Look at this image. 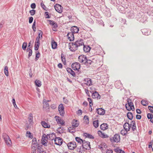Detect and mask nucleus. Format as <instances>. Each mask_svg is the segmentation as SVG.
<instances>
[{
	"label": "nucleus",
	"instance_id": "21",
	"mask_svg": "<svg viewBox=\"0 0 153 153\" xmlns=\"http://www.w3.org/2000/svg\"><path fill=\"white\" fill-rule=\"evenodd\" d=\"M84 149L82 145L78 146L76 149V151L78 153H83L84 151Z\"/></svg>",
	"mask_w": 153,
	"mask_h": 153
},
{
	"label": "nucleus",
	"instance_id": "3",
	"mask_svg": "<svg viewBox=\"0 0 153 153\" xmlns=\"http://www.w3.org/2000/svg\"><path fill=\"white\" fill-rule=\"evenodd\" d=\"M120 135L118 134H115L113 137L110 139V141L111 142L118 143L120 140Z\"/></svg>",
	"mask_w": 153,
	"mask_h": 153
},
{
	"label": "nucleus",
	"instance_id": "15",
	"mask_svg": "<svg viewBox=\"0 0 153 153\" xmlns=\"http://www.w3.org/2000/svg\"><path fill=\"white\" fill-rule=\"evenodd\" d=\"M48 139L47 138V137H46L45 135H43L42 139V143L43 145L45 146H47Z\"/></svg>",
	"mask_w": 153,
	"mask_h": 153
},
{
	"label": "nucleus",
	"instance_id": "27",
	"mask_svg": "<svg viewBox=\"0 0 153 153\" xmlns=\"http://www.w3.org/2000/svg\"><path fill=\"white\" fill-rule=\"evenodd\" d=\"M66 70L68 73L70 74L73 76H75L76 74L75 72L71 68H67Z\"/></svg>",
	"mask_w": 153,
	"mask_h": 153
},
{
	"label": "nucleus",
	"instance_id": "57",
	"mask_svg": "<svg viewBox=\"0 0 153 153\" xmlns=\"http://www.w3.org/2000/svg\"><path fill=\"white\" fill-rule=\"evenodd\" d=\"M36 11L34 10H32L30 11V13L31 16L34 15Z\"/></svg>",
	"mask_w": 153,
	"mask_h": 153
},
{
	"label": "nucleus",
	"instance_id": "17",
	"mask_svg": "<svg viewBox=\"0 0 153 153\" xmlns=\"http://www.w3.org/2000/svg\"><path fill=\"white\" fill-rule=\"evenodd\" d=\"M67 37L70 41H73L74 39V34L72 33H69L67 35Z\"/></svg>",
	"mask_w": 153,
	"mask_h": 153
},
{
	"label": "nucleus",
	"instance_id": "9",
	"mask_svg": "<svg viewBox=\"0 0 153 153\" xmlns=\"http://www.w3.org/2000/svg\"><path fill=\"white\" fill-rule=\"evenodd\" d=\"M56 11L59 13H61L63 10L62 7L60 4H56L54 6Z\"/></svg>",
	"mask_w": 153,
	"mask_h": 153
},
{
	"label": "nucleus",
	"instance_id": "55",
	"mask_svg": "<svg viewBox=\"0 0 153 153\" xmlns=\"http://www.w3.org/2000/svg\"><path fill=\"white\" fill-rule=\"evenodd\" d=\"M114 151L117 153H120L121 151V149L119 148H117L114 149Z\"/></svg>",
	"mask_w": 153,
	"mask_h": 153
},
{
	"label": "nucleus",
	"instance_id": "6",
	"mask_svg": "<svg viewBox=\"0 0 153 153\" xmlns=\"http://www.w3.org/2000/svg\"><path fill=\"white\" fill-rule=\"evenodd\" d=\"M58 111L61 116H63L65 113L64 108L62 104H60L58 106Z\"/></svg>",
	"mask_w": 153,
	"mask_h": 153
},
{
	"label": "nucleus",
	"instance_id": "40",
	"mask_svg": "<svg viewBox=\"0 0 153 153\" xmlns=\"http://www.w3.org/2000/svg\"><path fill=\"white\" fill-rule=\"evenodd\" d=\"M127 116L129 119L131 120L133 117V114L131 112H128L127 114Z\"/></svg>",
	"mask_w": 153,
	"mask_h": 153
},
{
	"label": "nucleus",
	"instance_id": "42",
	"mask_svg": "<svg viewBox=\"0 0 153 153\" xmlns=\"http://www.w3.org/2000/svg\"><path fill=\"white\" fill-rule=\"evenodd\" d=\"M39 42H35V50H37L39 48Z\"/></svg>",
	"mask_w": 153,
	"mask_h": 153
},
{
	"label": "nucleus",
	"instance_id": "64",
	"mask_svg": "<svg viewBox=\"0 0 153 153\" xmlns=\"http://www.w3.org/2000/svg\"><path fill=\"white\" fill-rule=\"evenodd\" d=\"M33 18L32 17H30L29 18V22L30 23H31L33 21Z\"/></svg>",
	"mask_w": 153,
	"mask_h": 153
},
{
	"label": "nucleus",
	"instance_id": "51",
	"mask_svg": "<svg viewBox=\"0 0 153 153\" xmlns=\"http://www.w3.org/2000/svg\"><path fill=\"white\" fill-rule=\"evenodd\" d=\"M12 102H13V105L14 107L15 108L18 109V107L16 103L15 100L14 98L13 99Z\"/></svg>",
	"mask_w": 153,
	"mask_h": 153
},
{
	"label": "nucleus",
	"instance_id": "38",
	"mask_svg": "<svg viewBox=\"0 0 153 153\" xmlns=\"http://www.w3.org/2000/svg\"><path fill=\"white\" fill-rule=\"evenodd\" d=\"M135 123L134 121H133L131 122V126L132 129L134 131L136 128Z\"/></svg>",
	"mask_w": 153,
	"mask_h": 153
},
{
	"label": "nucleus",
	"instance_id": "61",
	"mask_svg": "<svg viewBox=\"0 0 153 153\" xmlns=\"http://www.w3.org/2000/svg\"><path fill=\"white\" fill-rule=\"evenodd\" d=\"M42 32L41 31H40L39 33V36L38 37L40 38H42Z\"/></svg>",
	"mask_w": 153,
	"mask_h": 153
},
{
	"label": "nucleus",
	"instance_id": "26",
	"mask_svg": "<svg viewBox=\"0 0 153 153\" xmlns=\"http://www.w3.org/2000/svg\"><path fill=\"white\" fill-rule=\"evenodd\" d=\"M41 124L42 126L45 128H50V126L45 121H42L41 122Z\"/></svg>",
	"mask_w": 153,
	"mask_h": 153
},
{
	"label": "nucleus",
	"instance_id": "24",
	"mask_svg": "<svg viewBox=\"0 0 153 153\" xmlns=\"http://www.w3.org/2000/svg\"><path fill=\"white\" fill-rule=\"evenodd\" d=\"M48 21L49 22V24L52 25L54 28H56L57 27V24L55 22L51 20H48Z\"/></svg>",
	"mask_w": 153,
	"mask_h": 153
},
{
	"label": "nucleus",
	"instance_id": "58",
	"mask_svg": "<svg viewBox=\"0 0 153 153\" xmlns=\"http://www.w3.org/2000/svg\"><path fill=\"white\" fill-rule=\"evenodd\" d=\"M32 144H37V141L35 138H33L32 141Z\"/></svg>",
	"mask_w": 153,
	"mask_h": 153
},
{
	"label": "nucleus",
	"instance_id": "1",
	"mask_svg": "<svg viewBox=\"0 0 153 153\" xmlns=\"http://www.w3.org/2000/svg\"><path fill=\"white\" fill-rule=\"evenodd\" d=\"M127 104L125 105V107L127 110L128 111L134 110V108L133 103L131 102V100L130 99H128Z\"/></svg>",
	"mask_w": 153,
	"mask_h": 153
},
{
	"label": "nucleus",
	"instance_id": "11",
	"mask_svg": "<svg viewBox=\"0 0 153 153\" xmlns=\"http://www.w3.org/2000/svg\"><path fill=\"white\" fill-rule=\"evenodd\" d=\"M86 59L87 58L86 56L84 55H80L78 57L79 61L81 63L84 64H86Z\"/></svg>",
	"mask_w": 153,
	"mask_h": 153
},
{
	"label": "nucleus",
	"instance_id": "8",
	"mask_svg": "<svg viewBox=\"0 0 153 153\" xmlns=\"http://www.w3.org/2000/svg\"><path fill=\"white\" fill-rule=\"evenodd\" d=\"M82 146L84 149L86 150L89 149L91 148L90 142L85 140L83 141Z\"/></svg>",
	"mask_w": 153,
	"mask_h": 153
},
{
	"label": "nucleus",
	"instance_id": "41",
	"mask_svg": "<svg viewBox=\"0 0 153 153\" xmlns=\"http://www.w3.org/2000/svg\"><path fill=\"white\" fill-rule=\"evenodd\" d=\"M84 136L89 138H94L92 135L86 133H85L84 134Z\"/></svg>",
	"mask_w": 153,
	"mask_h": 153
},
{
	"label": "nucleus",
	"instance_id": "37",
	"mask_svg": "<svg viewBox=\"0 0 153 153\" xmlns=\"http://www.w3.org/2000/svg\"><path fill=\"white\" fill-rule=\"evenodd\" d=\"M75 140L78 143L80 144L82 143L84 141L79 137H75Z\"/></svg>",
	"mask_w": 153,
	"mask_h": 153
},
{
	"label": "nucleus",
	"instance_id": "29",
	"mask_svg": "<svg viewBox=\"0 0 153 153\" xmlns=\"http://www.w3.org/2000/svg\"><path fill=\"white\" fill-rule=\"evenodd\" d=\"M100 128L102 130H105L108 128L107 124L106 123H103L100 126Z\"/></svg>",
	"mask_w": 153,
	"mask_h": 153
},
{
	"label": "nucleus",
	"instance_id": "36",
	"mask_svg": "<svg viewBox=\"0 0 153 153\" xmlns=\"http://www.w3.org/2000/svg\"><path fill=\"white\" fill-rule=\"evenodd\" d=\"M37 153H45V152L42 148L38 146L37 149Z\"/></svg>",
	"mask_w": 153,
	"mask_h": 153
},
{
	"label": "nucleus",
	"instance_id": "49",
	"mask_svg": "<svg viewBox=\"0 0 153 153\" xmlns=\"http://www.w3.org/2000/svg\"><path fill=\"white\" fill-rule=\"evenodd\" d=\"M27 46V43L25 42H24L23 44L22 45V48L23 50H25Z\"/></svg>",
	"mask_w": 153,
	"mask_h": 153
},
{
	"label": "nucleus",
	"instance_id": "50",
	"mask_svg": "<svg viewBox=\"0 0 153 153\" xmlns=\"http://www.w3.org/2000/svg\"><path fill=\"white\" fill-rule=\"evenodd\" d=\"M61 57L62 61L63 62V64H64V65H65L66 64V60H65V56H63V55H62Z\"/></svg>",
	"mask_w": 153,
	"mask_h": 153
},
{
	"label": "nucleus",
	"instance_id": "60",
	"mask_svg": "<svg viewBox=\"0 0 153 153\" xmlns=\"http://www.w3.org/2000/svg\"><path fill=\"white\" fill-rule=\"evenodd\" d=\"M45 18H50V16H49L48 12H45Z\"/></svg>",
	"mask_w": 153,
	"mask_h": 153
},
{
	"label": "nucleus",
	"instance_id": "16",
	"mask_svg": "<svg viewBox=\"0 0 153 153\" xmlns=\"http://www.w3.org/2000/svg\"><path fill=\"white\" fill-rule=\"evenodd\" d=\"M48 102V101L47 100L45 99H44L43 101V107L44 109H47L49 108V105Z\"/></svg>",
	"mask_w": 153,
	"mask_h": 153
},
{
	"label": "nucleus",
	"instance_id": "12",
	"mask_svg": "<svg viewBox=\"0 0 153 153\" xmlns=\"http://www.w3.org/2000/svg\"><path fill=\"white\" fill-rule=\"evenodd\" d=\"M62 140L60 137H56L54 140L55 144L57 145L60 146L62 143Z\"/></svg>",
	"mask_w": 153,
	"mask_h": 153
},
{
	"label": "nucleus",
	"instance_id": "39",
	"mask_svg": "<svg viewBox=\"0 0 153 153\" xmlns=\"http://www.w3.org/2000/svg\"><path fill=\"white\" fill-rule=\"evenodd\" d=\"M40 5L43 9L47 11V9L45 5L44 4L43 1L41 3Z\"/></svg>",
	"mask_w": 153,
	"mask_h": 153
},
{
	"label": "nucleus",
	"instance_id": "22",
	"mask_svg": "<svg viewBox=\"0 0 153 153\" xmlns=\"http://www.w3.org/2000/svg\"><path fill=\"white\" fill-rule=\"evenodd\" d=\"M123 127L124 129L128 131L130 130L131 126L128 123H126L124 124Z\"/></svg>",
	"mask_w": 153,
	"mask_h": 153
},
{
	"label": "nucleus",
	"instance_id": "25",
	"mask_svg": "<svg viewBox=\"0 0 153 153\" xmlns=\"http://www.w3.org/2000/svg\"><path fill=\"white\" fill-rule=\"evenodd\" d=\"M79 29L77 27L74 26L71 29L72 32L73 34L74 33H77L79 31Z\"/></svg>",
	"mask_w": 153,
	"mask_h": 153
},
{
	"label": "nucleus",
	"instance_id": "13",
	"mask_svg": "<svg viewBox=\"0 0 153 153\" xmlns=\"http://www.w3.org/2000/svg\"><path fill=\"white\" fill-rule=\"evenodd\" d=\"M84 83L85 84L88 86H90L92 85L91 79L89 78H87L84 79Z\"/></svg>",
	"mask_w": 153,
	"mask_h": 153
},
{
	"label": "nucleus",
	"instance_id": "44",
	"mask_svg": "<svg viewBox=\"0 0 153 153\" xmlns=\"http://www.w3.org/2000/svg\"><path fill=\"white\" fill-rule=\"evenodd\" d=\"M29 122L31 123L33 122V116L32 114H29V117L28 118Z\"/></svg>",
	"mask_w": 153,
	"mask_h": 153
},
{
	"label": "nucleus",
	"instance_id": "35",
	"mask_svg": "<svg viewBox=\"0 0 153 153\" xmlns=\"http://www.w3.org/2000/svg\"><path fill=\"white\" fill-rule=\"evenodd\" d=\"M51 45L53 49H55L57 47V44L56 42H55L53 40L52 41Z\"/></svg>",
	"mask_w": 153,
	"mask_h": 153
},
{
	"label": "nucleus",
	"instance_id": "2",
	"mask_svg": "<svg viewBox=\"0 0 153 153\" xmlns=\"http://www.w3.org/2000/svg\"><path fill=\"white\" fill-rule=\"evenodd\" d=\"M4 138L7 145L8 146H10L12 145V142L9 136L6 134H4L3 135Z\"/></svg>",
	"mask_w": 153,
	"mask_h": 153
},
{
	"label": "nucleus",
	"instance_id": "62",
	"mask_svg": "<svg viewBox=\"0 0 153 153\" xmlns=\"http://www.w3.org/2000/svg\"><path fill=\"white\" fill-rule=\"evenodd\" d=\"M85 93H86V94H87V95L89 97H90V95L89 93V91L88 89H85Z\"/></svg>",
	"mask_w": 153,
	"mask_h": 153
},
{
	"label": "nucleus",
	"instance_id": "23",
	"mask_svg": "<svg viewBox=\"0 0 153 153\" xmlns=\"http://www.w3.org/2000/svg\"><path fill=\"white\" fill-rule=\"evenodd\" d=\"M97 113L100 115H103L105 113V111L102 108H99L97 109Z\"/></svg>",
	"mask_w": 153,
	"mask_h": 153
},
{
	"label": "nucleus",
	"instance_id": "34",
	"mask_svg": "<svg viewBox=\"0 0 153 153\" xmlns=\"http://www.w3.org/2000/svg\"><path fill=\"white\" fill-rule=\"evenodd\" d=\"M83 120L85 124H88L89 123L88 117L87 116H85L84 117Z\"/></svg>",
	"mask_w": 153,
	"mask_h": 153
},
{
	"label": "nucleus",
	"instance_id": "56",
	"mask_svg": "<svg viewBox=\"0 0 153 153\" xmlns=\"http://www.w3.org/2000/svg\"><path fill=\"white\" fill-rule=\"evenodd\" d=\"M37 144H32V149L33 150H36Z\"/></svg>",
	"mask_w": 153,
	"mask_h": 153
},
{
	"label": "nucleus",
	"instance_id": "18",
	"mask_svg": "<svg viewBox=\"0 0 153 153\" xmlns=\"http://www.w3.org/2000/svg\"><path fill=\"white\" fill-rule=\"evenodd\" d=\"M97 133L98 135L102 138H107L108 137V136L107 134H105L100 131H98Z\"/></svg>",
	"mask_w": 153,
	"mask_h": 153
},
{
	"label": "nucleus",
	"instance_id": "10",
	"mask_svg": "<svg viewBox=\"0 0 153 153\" xmlns=\"http://www.w3.org/2000/svg\"><path fill=\"white\" fill-rule=\"evenodd\" d=\"M72 69L74 70L78 71L80 68V64L77 62L73 63L72 65Z\"/></svg>",
	"mask_w": 153,
	"mask_h": 153
},
{
	"label": "nucleus",
	"instance_id": "30",
	"mask_svg": "<svg viewBox=\"0 0 153 153\" xmlns=\"http://www.w3.org/2000/svg\"><path fill=\"white\" fill-rule=\"evenodd\" d=\"M83 50L85 52H89L90 49L91 48L88 46L83 45Z\"/></svg>",
	"mask_w": 153,
	"mask_h": 153
},
{
	"label": "nucleus",
	"instance_id": "7",
	"mask_svg": "<svg viewBox=\"0 0 153 153\" xmlns=\"http://www.w3.org/2000/svg\"><path fill=\"white\" fill-rule=\"evenodd\" d=\"M69 48L72 51H75L77 49V45H76L75 43H70L68 46Z\"/></svg>",
	"mask_w": 153,
	"mask_h": 153
},
{
	"label": "nucleus",
	"instance_id": "48",
	"mask_svg": "<svg viewBox=\"0 0 153 153\" xmlns=\"http://www.w3.org/2000/svg\"><path fill=\"white\" fill-rule=\"evenodd\" d=\"M87 100L89 102L90 107H91L93 105V104L92 103L91 99L90 98H88Z\"/></svg>",
	"mask_w": 153,
	"mask_h": 153
},
{
	"label": "nucleus",
	"instance_id": "28",
	"mask_svg": "<svg viewBox=\"0 0 153 153\" xmlns=\"http://www.w3.org/2000/svg\"><path fill=\"white\" fill-rule=\"evenodd\" d=\"M55 136V135L53 134H48L47 136H46V137H47L48 139L51 140H53L54 139Z\"/></svg>",
	"mask_w": 153,
	"mask_h": 153
},
{
	"label": "nucleus",
	"instance_id": "53",
	"mask_svg": "<svg viewBox=\"0 0 153 153\" xmlns=\"http://www.w3.org/2000/svg\"><path fill=\"white\" fill-rule=\"evenodd\" d=\"M101 148L103 149V148H106L107 147V146L106 144L105 143H102L101 145Z\"/></svg>",
	"mask_w": 153,
	"mask_h": 153
},
{
	"label": "nucleus",
	"instance_id": "19",
	"mask_svg": "<svg viewBox=\"0 0 153 153\" xmlns=\"http://www.w3.org/2000/svg\"><path fill=\"white\" fill-rule=\"evenodd\" d=\"M72 126L73 128L77 127L79 124V122L77 120L74 119L72 122Z\"/></svg>",
	"mask_w": 153,
	"mask_h": 153
},
{
	"label": "nucleus",
	"instance_id": "5",
	"mask_svg": "<svg viewBox=\"0 0 153 153\" xmlns=\"http://www.w3.org/2000/svg\"><path fill=\"white\" fill-rule=\"evenodd\" d=\"M67 146L70 150H74L76 147V143L74 141L68 143Z\"/></svg>",
	"mask_w": 153,
	"mask_h": 153
},
{
	"label": "nucleus",
	"instance_id": "20",
	"mask_svg": "<svg viewBox=\"0 0 153 153\" xmlns=\"http://www.w3.org/2000/svg\"><path fill=\"white\" fill-rule=\"evenodd\" d=\"M77 47L81 46L84 45V42L82 40L80 39L79 40L76 41L75 42Z\"/></svg>",
	"mask_w": 153,
	"mask_h": 153
},
{
	"label": "nucleus",
	"instance_id": "54",
	"mask_svg": "<svg viewBox=\"0 0 153 153\" xmlns=\"http://www.w3.org/2000/svg\"><path fill=\"white\" fill-rule=\"evenodd\" d=\"M26 136L29 138H32V137L31 133L29 131H27L26 134Z\"/></svg>",
	"mask_w": 153,
	"mask_h": 153
},
{
	"label": "nucleus",
	"instance_id": "31",
	"mask_svg": "<svg viewBox=\"0 0 153 153\" xmlns=\"http://www.w3.org/2000/svg\"><path fill=\"white\" fill-rule=\"evenodd\" d=\"M93 124L95 128H97L99 125V120H97L94 121L93 122Z\"/></svg>",
	"mask_w": 153,
	"mask_h": 153
},
{
	"label": "nucleus",
	"instance_id": "43",
	"mask_svg": "<svg viewBox=\"0 0 153 153\" xmlns=\"http://www.w3.org/2000/svg\"><path fill=\"white\" fill-rule=\"evenodd\" d=\"M96 89L94 86H92L90 88V92L91 93H93L95 91H96Z\"/></svg>",
	"mask_w": 153,
	"mask_h": 153
},
{
	"label": "nucleus",
	"instance_id": "14",
	"mask_svg": "<svg viewBox=\"0 0 153 153\" xmlns=\"http://www.w3.org/2000/svg\"><path fill=\"white\" fill-rule=\"evenodd\" d=\"M92 97L94 99H100V96L97 91H95L92 94Z\"/></svg>",
	"mask_w": 153,
	"mask_h": 153
},
{
	"label": "nucleus",
	"instance_id": "63",
	"mask_svg": "<svg viewBox=\"0 0 153 153\" xmlns=\"http://www.w3.org/2000/svg\"><path fill=\"white\" fill-rule=\"evenodd\" d=\"M32 9H34L36 8V4L34 3L30 5Z\"/></svg>",
	"mask_w": 153,
	"mask_h": 153
},
{
	"label": "nucleus",
	"instance_id": "45",
	"mask_svg": "<svg viewBox=\"0 0 153 153\" xmlns=\"http://www.w3.org/2000/svg\"><path fill=\"white\" fill-rule=\"evenodd\" d=\"M141 103L144 106H147L148 104L147 101L145 100H142L141 101Z\"/></svg>",
	"mask_w": 153,
	"mask_h": 153
},
{
	"label": "nucleus",
	"instance_id": "32",
	"mask_svg": "<svg viewBox=\"0 0 153 153\" xmlns=\"http://www.w3.org/2000/svg\"><path fill=\"white\" fill-rule=\"evenodd\" d=\"M35 85L38 87H40L42 85V82H41L38 79H36L35 82Z\"/></svg>",
	"mask_w": 153,
	"mask_h": 153
},
{
	"label": "nucleus",
	"instance_id": "52",
	"mask_svg": "<svg viewBox=\"0 0 153 153\" xmlns=\"http://www.w3.org/2000/svg\"><path fill=\"white\" fill-rule=\"evenodd\" d=\"M68 130L71 133H73L75 132V129L74 128H72L71 127L69 128L68 129Z\"/></svg>",
	"mask_w": 153,
	"mask_h": 153
},
{
	"label": "nucleus",
	"instance_id": "4",
	"mask_svg": "<svg viewBox=\"0 0 153 153\" xmlns=\"http://www.w3.org/2000/svg\"><path fill=\"white\" fill-rule=\"evenodd\" d=\"M54 118L58 124L60 126L65 125V122L60 117L58 116H55Z\"/></svg>",
	"mask_w": 153,
	"mask_h": 153
},
{
	"label": "nucleus",
	"instance_id": "33",
	"mask_svg": "<svg viewBox=\"0 0 153 153\" xmlns=\"http://www.w3.org/2000/svg\"><path fill=\"white\" fill-rule=\"evenodd\" d=\"M4 71L5 75L7 76H8L9 73L8 70V67L7 66H5Z\"/></svg>",
	"mask_w": 153,
	"mask_h": 153
},
{
	"label": "nucleus",
	"instance_id": "47",
	"mask_svg": "<svg viewBox=\"0 0 153 153\" xmlns=\"http://www.w3.org/2000/svg\"><path fill=\"white\" fill-rule=\"evenodd\" d=\"M128 131L126 130V129H123L121 131L120 133L123 135H125L127 134Z\"/></svg>",
	"mask_w": 153,
	"mask_h": 153
},
{
	"label": "nucleus",
	"instance_id": "59",
	"mask_svg": "<svg viewBox=\"0 0 153 153\" xmlns=\"http://www.w3.org/2000/svg\"><path fill=\"white\" fill-rule=\"evenodd\" d=\"M148 108L150 110L151 112L153 113V106H149Z\"/></svg>",
	"mask_w": 153,
	"mask_h": 153
},
{
	"label": "nucleus",
	"instance_id": "46",
	"mask_svg": "<svg viewBox=\"0 0 153 153\" xmlns=\"http://www.w3.org/2000/svg\"><path fill=\"white\" fill-rule=\"evenodd\" d=\"M27 51L29 52L28 56L29 57L32 55V50L30 48H27Z\"/></svg>",
	"mask_w": 153,
	"mask_h": 153
}]
</instances>
